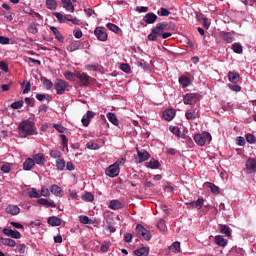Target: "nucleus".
Returning <instances> with one entry per match:
<instances>
[{"label":"nucleus","instance_id":"nucleus-1","mask_svg":"<svg viewBox=\"0 0 256 256\" xmlns=\"http://www.w3.org/2000/svg\"><path fill=\"white\" fill-rule=\"evenodd\" d=\"M176 26L173 22H160L158 23L148 35L149 41H156L157 35H163L165 31H175Z\"/></svg>","mask_w":256,"mask_h":256},{"label":"nucleus","instance_id":"nucleus-2","mask_svg":"<svg viewBox=\"0 0 256 256\" xmlns=\"http://www.w3.org/2000/svg\"><path fill=\"white\" fill-rule=\"evenodd\" d=\"M18 135L25 139V137H31V135H37V127L35 122L31 120H23L18 125Z\"/></svg>","mask_w":256,"mask_h":256},{"label":"nucleus","instance_id":"nucleus-3","mask_svg":"<svg viewBox=\"0 0 256 256\" xmlns=\"http://www.w3.org/2000/svg\"><path fill=\"white\" fill-rule=\"evenodd\" d=\"M212 137L209 132H203L202 134H196L194 135V141L197 143L200 147H204L205 143H210Z\"/></svg>","mask_w":256,"mask_h":256},{"label":"nucleus","instance_id":"nucleus-4","mask_svg":"<svg viewBox=\"0 0 256 256\" xmlns=\"http://www.w3.org/2000/svg\"><path fill=\"white\" fill-rule=\"evenodd\" d=\"M67 87H69V82L63 79H56L54 82V89L57 95H64L65 91H67Z\"/></svg>","mask_w":256,"mask_h":256},{"label":"nucleus","instance_id":"nucleus-5","mask_svg":"<svg viewBox=\"0 0 256 256\" xmlns=\"http://www.w3.org/2000/svg\"><path fill=\"white\" fill-rule=\"evenodd\" d=\"M136 151L138 157L135 158V163H145V161H149V159H151V154L146 150H139V148H136Z\"/></svg>","mask_w":256,"mask_h":256},{"label":"nucleus","instance_id":"nucleus-6","mask_svg":"<svg viewBox=\"0 0 256 256\" xmlns=\"http://www.w3.org/2000/svg\"><path fill=\"white\" fill-rule=\"evenodd\" d=\"M119 162H115L114 164L110 165L106 170H105V174L108 177H117L119 175Z\"/></svg>","mask_w":256,"mask_h":256},{"label":"nucleus","instance_id":"nucleus-7","mask_svg":"<svg viewBox=\"0 0 256 256\" xmlns=\"http://www.w3.org/2000/svg\"><path fill=\"white\" fill-rule=\"evenodd\" d=\"M74 75L80 81L81 87H87L89 85V79H90L89 75L79 71L74 72Z\"/></svg>","mask_w":256,"mask_h":256},{"label":"nucleus","instance_id":"nucleus-8","mask_svg":"<svg viewBox=\"0 0 256 256\" xmlns=\"http://www.w3.org/2000/svg\"><path fill=\"white\" fill-rule=\"evenodd\" d=\"M246 173L251 175L252 173H256V158H248L246 160Z\"/></svg>","mask_w":256,"mask_h":256},{"label":"nucleus","instance_id":"nucleus-9","mask_svg":"<svg viewBox=\"0 0 256 256\" xmlns=\"http://www.w3.org/2000/svg\"><path fill=\"white\" fill-rule=\"evenodd\" d=\"M185 105H195L199 101V95L195 93H188L183 98Z\"/></svg>","mask_w":256,"mask_h":256},{"label":"nucleus","instance_id":"nucleus-10","mask_svg":"<svg viewBox=\"0 0 256 256\" xmlns=\"http://www.w3.org/2000/svg\"><path fill=\"white\" fill-rule=\"evenodd\" d=\"M94 35L97 37L98 41H107L108 39L107 31L103 27H96Z\"/></svg>","mask_w":256,"mask_h":256},{"label":"nucleus","instance_id":"nucleus-11","mask_svg":"<svg viewBox=\"0 0 256 256\" xmlns=\"http://www.w3.org/2000/svg\"><path fill=\"white\" fill-rule=\"evenodd\" d=\"M2 233L6 235V237H12V239H21V232L9 228H4Z\"/></svg>","mask_w":256,"mask_h":256},{"label":"nucleus","instance_id":"nucleus-12","mask_svg":"<svg viewBox=\"0 0 256 256\" xmlns=\"http://www.w3.org/2000/svg\"><path fill=\"white\" fill-rule=\"evenodd\" d=\"M38 205H42L43 207H46V209H49V207L55 208L57 205L52 200H47L45 198H40L37 200Z\"/></svg>","mask_w":256,"mask_h":256},{"label":"nucleus","instance_id":"nucleus-13","mask_svg":"<svg viewBox=\"0 0 256 256\" xmlns=\"http://www.w3.org/2000/svg\"><path fill=\"white\" fill-rule=\"evenodd\" d=\"M144 23H147V25H153L155 21H157V16L153 12L147 13L143 18Z\"/></svg>","mask_w":256,"mask_h":256},{"label":"nucleus","instance_id":"nucleus-14","mask_svg":"<svg viewBox=\"0 0 256 256\" xmlns=\"http://www.w3.org/2000/svg\"><path fill=\"white\" fill-rule=\"evenodd\" d=\"M240 77L241 75H239V72H236V71L228 72V80L230 81V83H234V84L239 83Z\"/></svg>","mask_w":256,"mask_h":256},{"label":"nucleus","instance_id":"nucleus-15","mask_svg":"<svg viewBox=\"0 0 256 256\" xmlns=\"http://www.w3.org/2000/svg\"><path fill=\"white\" fill-rule=\"evenodd\" d=\"M32 159L34 161V164L36 163V165H45V163H47V159H45V155L41 153L34 155Z\"/></svg>","mask_w":256,"mask_h":256},{"label":"nucleus","instance_id":"nucleus-16","mask_svg":"<svg viewBox=\"0 0 256 256\" xmlns=\"http://www.w3.org/2000/svg\"><path fill=\"white\" fill-rule=\"evenodd\" d=\"M108 207L112 209V211H118L119 209H123V203L119 200H111Z\"/></svg>","mask_w":256,"mask_h":256},{"label":"nucleus","instance_id":"nucleus-17","mask_svg":"<svg viewBox=\"0 0 256 256\" xmlns=\"http://www.w3.org/2000/svg\"><path fill=\"white\" fill-rule=\"evenodd\" d=\"M50 30L52 31V33H53L55 39H57V41H59L60 43H63V41H65V38L63 37L61 32H59V29H57V27L51 26Z\"/></svg>","mask_w":256,"mask_h":256},{"label":"nucleus","instance_id":"nucleus-18","mask_svg":"<svg viewBox=\"0 0 256 256\" xmlns=\"http://www.w3.org/2000/svg\"><path fill=\"white\" fill-rule=\"evenodd\" d=\"M35 167V160L33 158H27L23 163L24 171H31Z\"/></svg>","mask_w":256,"mask_h":256},{"label":"nucleus","instance_id":"nucleus-19","mask_svg":"<svg viewBox=\"0 0 256 256\" xmlns=\"http://www.w3.org/2000/svg\"><path fill=\"white\" fill-rule=\"evenodd\" d=\"M21 209L17 205H8L6 207V213H9L10 215H19Z\"/></svg>","mask_w":256,"mask_h":256},{"label":"nucleus","instance_id":"nucleus-20","mask_svg":"<svg viewBox=\"0 0 256 256\" xmlns=\"http://www.w3.org/2000/svg\"><path fill=\"white\" fill-rule=\"evenodd\" d=\"M47 223L52 227H59L61 225V219L57 216H51L48 218Z\"/></svg>","mask_w":256,"mask_h":256},{"label":"nucleus","instance_id":"nucleus-21","mask_svg":"<svg viewBox=\"0 0 256 256\" xmlns=\"http://www.w3.org/2000/svg\"><path fill=\"white\" fill-rule=\"evenodd\" d=\"M145 167L148 169H159V167H161V163H159L158 160L152 158L149 162L145 163Z\"/></svg>","mask_w":256,"mask_h":256},{"label":"nucleus","instance_id":"nucleus-22","mask_svg":"<svg viewBox=\"0 0 256 256\" xmlns=\"http://www.w3.org/2000/svg\"><path fill=\"white\" fill-rule=\"evenodd\" d=\"M205 187H207V189H210L211 193H213L214 195H219V193H220L219 186H217L211 182H206Z\"/></svg>","mask_w":256,"mask_h":256},{"label":"nucleus","instance_id":"nucleus-23","mask_svg":"<svg viewBox=\"0 0 256 256\" xmlns=\"http://www.w3.org/2000/svg\"><path fill=\"white\" fill-rule=\"evenodd\" d=\"M175 117V109H168L163 112V118L165 121H172V119Z\"/></svg>","mask_w":256,"mask_h":256},{"label":"nucleus","instance_id":"nucleus-24","mask_svg":"<svg viewBox=\"0 0 256 256\" xmlns=\"http://www.w3.org/2000/svg\"><path fill=\"white\" fill-rule=\"evenodd\" d=\"M79 47H81V42L80 41H72L67 46V51H69L70 53H73V51L79 50Z\"/></svg>","mask_w":256,"mask_h":256},{"label":"nucleus","instance_id":"nucleus-25","mask_svg":"<svg viewBox=\"0 0 256 256\" xmlns=\"http://www.w3.org/2000/svg\"><path fill=\"white\" fill-rule=\"evenodd\" d=\"M62 4L66 11H70L71 13L75 12V6H73L71 0H62Z\"/></svg>","mask_w":256,"mask_h":256},{"label":"nucleus","instance_id":"nucleus-26","mask_svg":"<svg viewBox=\"0 0 256 256\" xmlns=\"http://www.w3.org/2000/svg\"><path fill=\"white\" fill-rule=\"evenodd\" d=\"M106 117L108 121L112 123V125H115L116 127L119 126V120L117 119V116L115 115V113L108 112Z\"/></svg>","mask_w":256,"mask_h":256},{"label":"nucleus","instance_id":"nucleus-27","mask_svg":"<svg viewBox=\"0 0 256 256\" xmlns=\"http://www.w3.org/2000/svg\"><path fill=\"white\" fill-rule=\"evenodd\" d=\"M222 39L226 43H233V40L235 39V34L232 32H226L222 34Z\"/></svg>","mask_w":256,"mask_h":256},{"label":"nucleus","instance_id":"nucleus-28","mask_svg":"<svg viewBox=\"0 0 256 256\" xmlns=\"http://www.w3.org/2000/svg\"><path fill=\"white\" fill-rule=\"evenodd\" d=\"M0 241L2 243V245H7L8 247H15V245H17V242H15V240L11 239V238H0Z\"/></svg>","mask_w":256,"mask_h":256},{"label":"nucleus","instance_id":"nucleus-29","mask_svg":"<svg viewBox=\"0 0 256 256\" xmlns=\"http://www.w3.org/2000/svg\"><path fill=\"white\" fill-rule=\"evenodd\" d=\"M50 191L56 197H61V195L63 193V189H61V187H59L55 184L50 187Z\"/></svg>","mask_w":256,"mask_h":256},{"label":"nucleus","instance_id":"nucleus-30","mask_svg":"<svg viewBox=\"0 0 256 256\" xmlns=\"http://www.w3.org/2000/svg\"><path fill=\"white\" fill-rule=\"evenodd\" d=\"M205 200L203 198H199L196 201H192L189 203L190 207H193V209H201L203 207V203Z\"/></svg>","mask_w":256,"mask_h":256},{"label":"nucleus","instance_id":"nucleus-31","mask_svg":"<svg viewBox=\"0 0 256 256\" xmlns=\"http://www.w3.org/2000/svg\"><path fill=\"white\" fill-rule=\"evenodd\" d=\"M79 221L83 225H94L95 224L94 220L90 219L88 216H85V215L80 216Z\"/></svg>","mask_w":256,"mask_h":256},{"label":"nucleus","instance_id":"nucleus-32","mask_svg":"<svg viewBox=\"0 0 256 256\" xmlns=\"http://www.w3.org/2000/svg\"><path fill=\"white\" fill-rule=\"evenodd\" d=\"M215 243H216V245H219V247L227 246V240H225V238H223V236H221V235H217L215 237Z\"/></svg>","mask_w":256,"mask_h":256},{"label":"nucleus","instance_id":"nucleus-33","mask_svg":"<svg viewBox=\"0 0 256 256\" xmlns=\"http://www.w3.org/2000/svg\"><path fill=\"white\" fill-rule=\"evenodd\" d=\"M220 233L226 235V237H231V228L225 224L220 225Z\"/></svg>","mask_w":256,"mask_h":256},{"label":"nucleus","instance_id":"nucleus-34","mask_svg":"<svg viewBox=\"0 0 256 256\" xmlns=\"http://www.w3.org/2000/svg\"><path fill=\"white\" fill-rule=\"evenodd\" d=\"M231 49L234 51V53H237L238 55H241V53H243V46L239 42L233 43Z\"/></svg>","mask_w":256,"mask_h":256},{"label":"nucleus","instance_id":"nucleus-35","mask_svg":"<svg viewBox=\"0 0 256 256\" xmlns=\"http://www.w3.org/2000/svg\"><path fill=\"white\" fill-rule=\"evenodd\" d=\"M134 254H135L136 256H147V255H149V248H147V247H142V248H140V249L135 250V251H134Z\"/></svg>","mask_w":256,"mask_h":256},{"label":"nucleus","instance_id":"nucleus-36","mask_svg":"<svg viewBox=\"0 0 256 256\" xmlns=\"http://www.w3.org/2000/svg\"><path fill=\"white\" fill-rule=\"evenodd\" d=\"M28 196L30 197V199H39L41 197V194L37 192V189L31 188L28 191Z\"/></svg>","mask_w":256,"mask_h":256},{"label":"nucleus","instance_id":"nucleus-37","mask_svg":"<svg viewBox=\"0 0 256 256\" xmlns=\"http://www.w3.org/2000/svg\"><path fill=\"white\" fill-rule=\"evenodd\" d=\"M170 251L173 253H181V243L180 242H174L172 246H170Z\"/></svg>","mask_w":256,"mask_h":256},{"label":"nucleus","instance_id":"nucleus-38","mask_svg":"<svg viewBox=\"0 0 256 256\" xmlns=\"http://www.w3.org/2000/svg\"><path fill=\"white\" fill-rule=\"evenodd\" d=\"M21 87L23 89V95L29 93V91H31V82L29 81H24L22 84H21Z\"/></svg>","mask_w":256,"mask_h":256},{"label":"nucleus","instance_id":"nucleus-39","mask_svg":"<svg viewBox=\"0 0 256 256\" xmlns=\"http://www.w3.org/2000/svg\"><path fill=\"white\" fill-rule=\"evenodd\" d=\"M107 28L110 31H113V33H116L117 35H119V33H121V28H119V26L113 24V23H108L107 24Z\"/></svg>","mask_w":256,"mask_h":256},{"label":"nucleus","instance_id":"nucleus-40","mask_svg":"<svg viewBox=\"0 0 256 256\" xmlns=\"http://www.w3.org/2000/svg\"><path fill=\"white\" fill-rule=\"evenodd\" d=\"M87 149H90L92 151H97L98 149H101V146L99 144L95 143L94 141H89L86 144Z\"/></svg>","mask_w":256,"mask_h":256},{"label":"nucleus","instance_id":"nucleus-41","mask_svg":"<svg viewBox=\"0 0 256 256\" xmlns=\"http://www.w3.org/2000/svg\"><path fill=\"white\" fill-rule=\"evenodd\" d=\"M179 83L182 87H189V85H191V81L186 76H181L179 78Z\"/></svg>","mask_w":256,"mask_h":256},{"label":"nucleus","instance_id":"nucleus-42","mask_svg":"<svg viewBox=\"0 0 256 256\" xmlns=\"http://www.w3.org/2000/svg\"><path fill=\"white\" fill-rule=\"evenodd\" d=\"M46 6L51 11H55L57 9V2L55 0H46Z\"/></svg>","mask_w":256,"mask_h":256},{"label":"nucleus","instance_id":"nucleus-43","mask_svg":"<svg viewBox=\"0 0 256 256\" xmlns=\"http://www.w3.org/2000/svg\"><path fill=\"white\" fill-rule=\"evenodd\" d=\"M41 82L43 85L46 87V89H52L53 87V82L46 77H41Z\"/></svg>","mask_w":256,"mask_h":256},{"label":"nucleus","instance_id":"nucleus-44","mask_svg":"<svg viewBox=\"0 0 256 256\" xmlns=\"http://www.w3.org/2000/svg\"><path fill=\"white\" fill-rule=\"evenodd\" d=\"M170 131L173 133V135H176V137H183V134L179 127L170 126Z\"/></svg>","mask_w":256,"mask_h":256},{"label":"nucleus","instance_id":"nucleus-45","mask_svg":"<svg viewBox=\"0 0 256 256\" xmlns=\"http://www.w3.org/2000/svg\"><path fill=\"white\" fill-rule=\"evenodd\" d=\"M246 141H247V143H250V145H255V143H256L255 135H253L251 133L246 134Z\"/></svg>","mask_w":256,"mask_h":256},{"label":"nucleus","instance_id":"nucleus-46","mask_svg":"<svg viewBox=\"0 0 256 256\" xmlns=\"http://www.w3.org/2000/svg\"><path fill=\"white\" fill-rule=\"evenodd\" d=\"M56 167L59 171H63L65 169V160L57 159L56 160Z\"/></svg>","mask_w":256,"mask_h":256},{"label":"nucleus","instance_id":"nucleus-47","mask_svg":"<svg viewBox=\"0 0 256 256\" xmlns=\"http://www.w3.org/2000/svg\"><path fill=\"white\" fill-rule=\"evenodd\" d=\"M28 32L32 33V35H37V33H39V29H37V25L36 24H30L28 26Z\"/></svg>","mask_w":256,"mask_h":256},{"label":"nucleus","instance_id":"nucleus-48","mask_svg":"<svg viewBox=\"0 0 256 256\" xmlns=\"http://www.w3.org/2000/svg\"><path fill=\"white\" fill-rule=\"evenodd\" d=\"M23 100L16 101L10 105L11 109H21L23 107Z\"/></svg>","mask_w":256,"mask_h":256},{"label":"nucleus","instance_id":"nucleus-49","mask_svg":"<svg viewBox=\"0 0 256 256\" xmlns=\"http://www.w3.org/2000/svg\"><path fill=\"white\" fill-rule=\"evenodd\" d=\"M120 69L121 71H123L124 73H131V66L127 63H123L120 65Z\"/></svg>","mask_w":256,"mask_h":256},{"label":"nucleus","instance_id":"nucleus-50","mask_svg":"<svg viewBox=\"0 0 256 256\" xmlns=\"http://www.w3.org/2000/svg\"><path fill=\"white\" fill-rule=\"evenodd\" d=\"M0 69L4 71V73H9V64L5 61H0Z\"/></svg>","mask_w":256,"mask_h":256},{"label":"nucleus","instance_id":"nucleus-51","mask_svg":"<svg viewBox=\"0 0 256 256\" xmlns=\"http://www.w3.org/2000/svg\"><path fill=\"white\" fill-rule=\"evenodd\" d=\"M60 139L62 140V147L63 149L68 147L69 139H67V136L65 134L60 135Z\"/></svg>","mask_w":256,"mask_h":256},{"label":"nucleus","instance_id":"nucleus-52","mask_svg":"<svg viewBox=\"0 0 256 256\" xmlns=\"http://www.w3.org/2000/svg\"><path fill=\"white\" fill-rule=\"evenodd\" d=\"M53 15L56 17V19H58L59 23H65V16H63V14L54 12Z\"/></svg>","mask_w":256,"mask_h":256},{"label":"nucleus","instance_id":"nucleus-53","mask_svg":"<svg viewBox=\"0 0 256 256\" xmlns=\"http://www.w3.org/2000/svg\"><path fill=\"white\" fill-rule=\"evenodd\" d=\"M24 101L28 107H35V99L26 97Z\"/></svg>","mask_w":256,"mask_h":256},{"label":"nucleus","instance_id":"nucleus-54","mask_svg":"<svg viewBox=\"0 0 256 256\" xmlns=\"http://www.w3.org/2000/svg\"><path fill=\"white\" fill-rule=\"evenodd\" d=\"M61 155V152L58 150L50 151V156L53 157V159H60Z\"/></svg>","mask_w":256,"mask_h":256},{"label":"nucleus","instance_id":"nucleus-55","mask_svg":"<svg viewBox=\"0 0 256 256\" xmlns=\"http://www.w3.org/2000/svg\"><path fill=\"white\" fill-rule=\"evenodd\" d=\"M53 127L58 131V133H65V131H67V128L59 124H54Z\"/></svg>","mask_w":256,"mask_h":256},{"label":"nucleus","instance_id":"nucleus-56","mask_svg":"<svg viewBox=\"0 0 256 256\" xmlns=\"http://www.w3.org/2000/svg\"><path fill=\"white\" fill-rule=\"evenodd\" d=\"M140 236H142L145 241H151V232L149 230H144V232Z\"/></svg>","mask_w":256,"mask_h":256},{"label":"nucleus","instance_id":"nucleus-57","mask_svg":"<svg viewBox=\"0 0 256 256\" xmlns=\"http://www.w3.org/2000/svg\"><path fill=\"white\" fill-rule=\"evenodd\" d=\"M146 230H147V229H145V227H143V225H141V224H138V225L136 226V233H137L138 235H143V233H145Z\"/></svg>","mask_w":256,"mask_h":256},{"label":"nucleus","instance_id":"nucleus-58","mask_svg":"<svg viewBox=\"0 0 256 256\" xmlns=\"http://www.w3.org/2000/svg\"><path fill=\"white\" fill-rule=\"evenodd\" d=\"M9 43H11L9 37L0 36V45H9Z\"/></svg>","mask_w":256,"mask_h":256},{"label":"nucleus","instance_id":"nucleus-59","mask_svg":"<svg viewBox=\"0 0 256 256\" xmlns=\"http://www.w3.org/2000/svg\"><path fill=\"white\" fill-rule=\"evenodd\" d=\"M73 35L76 39H81V37H83V31H81V29H74Z\"/></svg>","mask_w":256,"mask_h":256},{"label":"nucleus","instance_id":"nucleus-60","mask_svg":"<svg viewBox=\"0 0 256 256\" xmlns=\"http://www.w3.org/2000/svg\"><path fill=\"white\" fill-rule=\"evenodd\" d=\"M49 195H50V192H49L48 188L42 187L41 191H40V197L41 196L42 197H49Z\"/></svg>","mask_w":256,"mask_h":256},{"label":"nucleus","instance_id":"nucleus-61","mask_svg":"<svg viewBox=\"0 0 256 256\" xmlns=\"http://www.w3.org/2000/svg\"><path fill=\"white\" fill-rule=\"evenodd\" d=\"M87 71H97L99 69V65L97 64H89L86 66Z\"/></svg>","mask_w":256,"mask_h":256},{"label":"nucleus","instance_id":"nucleus-62","mask_svg":"<svg viewBox=\"0 0 256 256\" xmlns=\"http://www.w3.org/2000/svg\"><path fill=\"white\" fill-rule=\"evenodd\" d=\"M185 117H186V119H188V121H193V119L197 118L195 116V113H193V112H186L185 113Z\"/></svg>","mask_w":256,"mask_h":256},{"label":"nucleus","instance_id":"nucleus-63","mask_svg":"<svg viewBox=\"0 0 256 256\" xmlns=\"http://www.w3.org/2000/svg\"><path fill=\"white\" fill-rule=\"evenodd\" d=\"M157 228L160 231H165V220L161 219L157 224Z\"/></svg>","mask_w":256,"mask_h":256},{"label":"nucleus","instance_id":"nucleus-64","mask_svg":"<svg viewBox=\"0 0 256 256\" xmlns=\"http://www.w3.org/2000/svg\"><path fill=\"white\" fill-rule=\"evenodd\" d=\"M83 198L85 199V201H93L94 196L92 193L90 192H86L83 196Z\"/></svg>","mask_w":256,"mask_h":256}]
</instances>
